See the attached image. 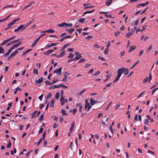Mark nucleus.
Returning a JSON list of instances; mask_svg holds the SVG:
<instances>
[{"label": "nucleus", "instance_id": "obj_25", "mask_svg": "<svg viewBox=\"0 0 158 158\" xmlns=\"http://www.w3.org/2000/svg\"><path fill=\"white\" fill-rule=\"evenodd\" d=\"M112 83L110 82L107 84H106L105 85L104 88H103V90H104L105 89H106V88L107 87H110Z\"/></svg>", "mask_w": 158, "mask_h": 158}, {"label": "nucleus", "instance_id": "obj_59", "mask_svg": "<svg viewBox=\"0 0 158 158\" xmlns=\"http://www.w3.org/2000/svg\"><path fill=\"white\" fill-rule=\"evenodd\" d=\"M31 6V4H29L27 5L25 7H24L23 8V10L27 8L30 7Z\"/></svg>", "mask_w": 158, "mask_h": 158}, {"label": "nucleus", "instance_id": "obj_47", "mask_svg": "<svg viewBox=\"0 0 158 158\" xmlns=\"http://www.w3.org/2000/svg\"><path fill=\"white\" fill-rule=\"evenodd\" d=\"M58 125L56 123H55L53 125V128L54 129H55L57 127H58Z\"/></svg>", "mask_w": 158, "mask_h": 158}, {"label": "nucleus", "instance_id": "obj_49", "mask_svg": "<svg viewBox=\"0 0 158 158\" xmlns=\"http://www.w3.org/2000/svg\"><path fill=\"white\" fill-rule=\"evenodd\" d=\"M85 90V89H84L81 90L80 92L78 93V94L79 95H81L82 94Z\"/></svg>", "mask_w": 158, "mask_h": 158}, {"label": "nucleus", "instance_id": "obj_32", "mask_svg": "<svg viewBox=\"0 0 158 158\" xmlns=\"http://www.w3.org/2000/svg\"><path fill=\"white\" fill-rule=\"evenodd\" d=\"M139 62V60H138L133 65V66H131L130 68L131 69H132L136 65L138 64Z\"/></svg>", "mask_w": 158, "mask_h": 158}, {"label": "nucleus", "instance_id": "obj_9", "mask_svg": "<svg viewBox=\"0 0 158 158\" xmlns=\"http://www.w3.org/2000/svg\"><path fill=\"white\" fill-rule=\"evenodd\" d=\"M53 52H54V51L53 50L50 49V50L47 51H46V52H44V55H49L51 53H52Z\"/></svg>", "mask_w": 158, "mask_h": 158}, {"label": "nucleus", "instance_id": "obj_61", "mask_svg": "<svg viewBox=\"0 0 158 158\" xmlns=\"http://www.w3.org/2000/svg\"><path fill=\"white\" fill-rule=\"evenodd\" d=\"M157 89H155V88H154V89H153L152 90V95H153L154 93H155L156 91V90Z\"/></svg>", "mask_w": 158, "mask_h": 158}, {"label": "nucleus", "instance_id": "obj_6", "mask_svg": "<svg viewBox=\"0 0 158 158\" xmlns=\"http://www.w3.org/2000/svg\"><path fill=\"white\" fill-rule=\"evenodd\" d=\"M62 67H61L58 69H56L53 72V73H57L58 74L61 75V70Z\"/></svg>", "mask_w": 158, "mask_h": 158}, {"label": "nucleus", "instance_id": "obj_40", "mask_svg": "<svg viewBox=\"0 0 158 158\" xmlns=\"http://www.w3.org/2000/svg\"><path fill=\"white\" fill-rule=\"evenodd\" d=\"M15 55L16 54L14 52L12 53L9 56V57L8 58V59H11L13 57L15 56Z\"/></svg>", "mask_w": 158, "mask_h": 158}, {"label": "nucleus", "instance_id": "obj_54", "mask_svg": "<svg viewBox=\"0 0 158 158\" xmlns=\"http://www.w3.org/2000/svg\"><path fill=\"white\" fill-rule=\"evenodd\" d=\"M111 76V73H110L109 74L107 75L106 76V77L107 79H109L110 78Z\"/></svg>", "mask_w": 158, "mask_h": 158}, {"label": "nucleus", "instance_id": "obj_55", "mask_svg": "<svg viewBox=\"0 0 158 158\" xmlns=\"http://www.w3.org/2000/svg\"><path fill=\"white\" fill-rule=\"evenodd\" d=\"M76 57L77 60H78L79 59H80L82 57L81 54H79L78 55L76 56Z\"/></svg>", "mask_w": 158, "mask_h": 158}, {"label": "nucleus", "instance_id": "obj_35", "mask_svg": "<svg viewBox=\"0 0 158 158\" xmlns=\"http://www.w3.org/2000/svg\"><path fill=\"white\" fill-rule=\"evenodd\" d=\"M20 19V18H18L16 19H15L13 20L11 22L14 24L15 22L18 21Z\"/></svg>", "mask_w": 158, "mask_h": 158}, {"label": "nucleus", "instance_id": "obj_63", "mask_svg": "<svg viewBox=\"0 0 158 158\" xmlns=\"http://www.w3.org/2000/svg\"><path fill=\"white\" fill-rule=\"evenodd\" d=\"M45 83L46 85H51V83L48 81H45Z\"/></svg>", "mask_w": 158, "mask_h": 158}, {"label": "nucleus", "instance_id": "obj_45", "mask_svg": "<svg viewBox=\"0 0 158 158\" xmlns=\"http://www.w3.org/2000/svg\"><path fill=\"white\" fill-rule=\"evenodd\" d=\"M77 108H75L73 110H72V113L74 115L75 114V113L77 111Z\"/></svg>", "mask_w": 158, "mask_h": 158}, {"label": "nucleus", "instance_id": "obj_4", "mask_svg": "<svg viewBox=\"0 0 158 158\" xmlns=\"http://www.w3.org/2000/svg\"><path fill=\"white\" fill-rule=\"evenodd\" d=\"M152 77L151 74H149V78L148 77H147L146 78H144L143 80V83H144L147 82L148 80H149V82H150L151 80L152 79Z\"/></svg>", "mask_w": 158, "mask_h": 158}, {"label": "nucleus", "instance_id": "obj_38", "mask_svg": "<svg viewBox=\"0 0 158 158\" xmlns=\"http://www.w3.org/2000/svg\"><path fill=\"white\" fill-rule=\"evenodd\" d=\"M109 50V48H106L105 50L104 51V54L105 55H106L108 54V51Z\"/></svg>", "mask_w": 158, "mask_h": 158}, {"label": "nucleus", "instance_id": "obj_27", "mask_svg": "<svg viewBox=\"0 0 158 158\" xmlns=\"http://www.w3.org/2000/svg\"><path fill=\"white\" fill-rule=\"evenodd\" d=\"M59 87V85H54L51 86L49 88L50 89H54L55 88H57Z\"/></svg>", "mask_w": 158, "mask_h": 158}, {"label": "nucleus", "instance_id": "obj_5", "mask_svg": "<svg viewBox=\"0 0 158 158\" xmlns=\"http://www.w3.org/2000/svg\"><path fill=\"white\" fill-rule=\"evenodd\" d=\"M46 134V132L45 131H44V132H43V134L42 137H41L40 139V140H39V141L38 142V143H37V146H38L40 144V142H41L42 140H44V139L45 138V137Z\"/></svg>", "mask_w": 158, "mask_h": 158}, {"label": "nucleus", "instance_id": "obj_17", "mask_svg": "<svg viewBox=\"0 0 158 158\" xmlns=\"http://www.w3.org/2000/svg\"><path fill=\"white\" fill-rule=\"evenodd\" d=\"M66 23L65 22H63L62 23H60L57 25V26L61 27H64V26L66 27Z\"/></svg>", "mask_w": 158, "mask_h": 158}, {"label": "nucleus", "instance_id": "obj_53", "mask_svg": "<svg viewBox=\"0 0 158 158\" xmlns=\"http://www.w3.org/2000/svg\"><path fill=\"white\" fill-rule=\"evenodd\" d=\"M148 119H145L144 120V122L143 123L144 124H148Z\"/></svg>", "mask_w": 158, "mask_h": 158}, {"label": "nucleus", "instance_id": "obj_44", "mask_svg": "<svg viewBox=\"0 0 158 158\" xmlns=\"http://www.w3.org/2000/svg\"><path fill=\"white\" fill-rule=\"evenodd\" d=\"M74 56V55L72 53H69V56H68V58H73Z\"/></svg>", "mask_w": 158, "mask_h": 158}, {"label": "nucleus", "instance_id": "obj_50", "mask_svg": "<svg viewBox=\"0 0 158 158\" xmlns=\"http://www.w3.org/2000/svg\"><path fill=\"white\" fill-rule=\"evenodd\" d=\"M33 72L34 73L36 74V75H37L38 74L37 70V69H36L35 68L34 69Z\"/></svg>", "mask_w": 158, "mask_h": 158}, {"label": "nucleus", "instance_id": "obj_26", "mask_svg": "<svg viewBox=\"0 0 158 158\" xmlns=\"http://www.w3.org/2000/svg\"><path fill=\"white\" fill-rule=\"evenodd\" d=\"M94 11V9H93L91 11H85L84 13L83 14V15H85V14H88V13H90L93 12Z\"/></svg>", "mask_w": 158, "mask_h": 158}, {"label": "nucleus", "instance_id": "obj_39", "mask_svg": "<svg viewBox=\"0 0 158 158\" xmlns=\"http://www.w3.org/2000/svg\"><path fill=\"white\" fill-rule=\"evenodd\" d=\"M4 52V50L3 48L2 47H0V53H3Z\"/></svg>", "mask_w": 158, "mask_h": 158}, {"label": "nucleus", "instance_id": "obj_30", "mask_svg": "<svg viewBox=\"0 0 158 158\" xmlns=\"http://www.w3.org/2000/svg\"><path fill=\"white\" fill-rule=\"evenodd\" d=\"M15 91L14 92V94H16L17 93V91L19 90L21 91V89L19 87H18L15 89Z\"/></svg>", "mask_w": 158, "mask_h": 158}, {"label": "nucleus", "instance_id": "obj_18", "mask_svg": "<svg viewBox=\"0 0 158 158\" xmlns=\"http://www.w3.org/2000/svg\"><path fill=\"white\" fill-rule=\"evenodd\" d=\"M112 1L111 0H107L105 4L108 6H110L112 3Z\"/></svg>", "mask_w": 158, "mask_h": 158}, {"label": "nucleus", "instance_id": "obj_24", "mask_svg": "<svg viewBox=\"0 0 158 158\" xmlns=\"http://www.w3.org/2000/svg\"><path fill=\"white\" fill-rule=\"evenodd\" d=\"M10 40L9 39H8L6 40H4L3 42L1 44V45L2 46L5 45L6 43L10 41Z\"/></svg>", "mask_w": 158, "mask_h": 158}, {"label": "nucleus", "instance_id": "obj_34", "mask_svg": "<svg viewBox=\"0 0 158 158\" xmlns=\"http://www.w3.org/2000/svg\"><path fill=\"white\" fill-rule=\"evenodd\" d=\"M66 111L64 109H62L61 110V113L64 116L65 115H67V114L66 113Z\"/></svg>", "mask_w": 158, "mask_h": 158}, {"label": "nucleus", "instance_id": "obj_21", "mask_svg": "<svg viewBox=\"0 0 158 158\" xmlns=\"http://www.w3.org/2000/svg\"><path fill=\"white\" fill-rule=\"evenodd\" d=\"M39 40V39L37 38L34 41V42L31 45V46L32 47H34L35 46L36 44L38 42V41Z\"/></svg>", "mask_w": 158, "mask_h": 158}, {"label": "nucleus", "instance_id": "obj_43", "mask_svg": "<svg viewBox=\"0 0 158 158\" xmlns=\"http://www.w3.org/2000/svg\"><path fill=\"white\" fill-rule=\"evenodd\" d=\"M85 60L84 58H82L78 62L79 63H83L85 62Z\"/></svg>", "mask_w": 158, "mask_h": 158}, {"label": "nucleus", "instance_id": "obj_29", "mask_svg": "<svg viewBox=\"0 0 158 158\" xmlns=\"http://www.w3.org/2000/svg\"><path fill=\"white\" fill-rule=\"evenodd\" d=\"M32 50V49H29L27 50L26 51H25L22 54V56H23L26 55V54L28 53L29 52L31 51Z\"/></svg>", "mask_w": 158, "mask_h": 158}, {"label": "nucleus", "instance_id": "obj_57", "mask_svg": "<svg viewBox=\"0 0 158 158\" xmlns=\"http://www.w3.org/2000/svg\"><path fill=\"white\" fill-rule=\"evenodd\" d=\"M145 92V91H143L137 97V99H138Z\"/></svg>", "mask_w": 158, "mask_h": 158}, {"label": "nucleus", "instance_id": "obj_37", "mask_svg": "<svg viewBox=\"0 0 158 158\" xmlns=\"http://www.w3.org/2000/svg\"><path fill=\"white\" fill-rule=\"evenodd\" d=\"M85 19L84 18H82L80 19L79 21V22L81 23H83L85 22Z\"/></svg>", "mask_w": 158, "mask_h": 158}, {"label": "nucleus", "instance_id": "obj_48", "mask_svg": "<svg viewBox=\"0 0 158 158\" xmlns=\"http://www.w3.org/2000/svg\"><path fill=\"white\" fill-rule=\"evenodd\" d=\"M100 74V72L99 71H97L96 73H94L93 76H96Z\"/></svg>", "mask_w": 158, "mask_h": 158}, {"label": "nucleus", "instance_id": "obj_23", "mask_svg": "<svg viewBox=\"0 0 158 158\" xmlns=\"http://www.w3.org/2000/svg\"><path fill=\"white\" fill-rule=\"evenodd\" d=\"M74 28H71L69 29H66V31H68L69 33L71 34L74 31Z\"/></svg>", "mask_w": 158, "mask_h": 158}, {"label": "nucleus", "instance_id": "obj_33", "mask_svg": "<svg viewBox=\"0 0 158 158\" xmlns=\"http://www.w3.org/2000/svg\"><path fill=\"white\" fill-rule=\"evenodd\" d=\"M44 116V115L43 114H41L40 118L38 119V120L40 122H41L42 120L43 117Z\"/></svg>", "mask_w": 158, "mask_h": 158}, {"label": "nucleus", "instance_id": "obj_11", "mask_svg": "<svg viewBox=\"0 0 158 158\" xmlns=\"http://www.w3.org/2000/svg\"><path fill=\"white\" fill-rule=\"evenodd\" d=\"M22 44V42H19L18 44L14 45L11 48L12 49H14L15 48H17L18 46H19L21 44Z\"/></svg>", "mask_w": 158, "mask_h": 158}, {"label": "nucleus", "instance_id": "obj_10", "mask_svg": "<svg viewBox=\"0 0 158 158\" xmlns=\"http://www.w3.org/2000/svg\"><path fill=\"white\" fill-rule=\"evenodd\" d=\"M20 30L21 31H23L22 28V25H20L17 29H14V31L15 32H17L19 31Z\"/></svg>", "mask_w": 158, "mask_h": 158}, {"label": "nucleus", "instance_id": "obj_16", "mask_svg": "<svg viewBox=\"0 0 158 158\" xmlns=\"http://www.w3.org/2000/svg\"><path fill=\"white\" fill-rule=\"evenodd\" d=\"M75 125V121H73L71 125V126L70 129V131L71 132H72L74 126Z\"/></svg>", "mask_w": 158, "mask_h": 158}, {"label": "nucleus", "instance_id": "obj_42", "mask_svg": "<svg viewBox=\"0 0 158 158\" xmlns=\"http://www.w3.org/2000/svg\"><path fill=\"white\" fill-rule=\"evenodd\" d=\"M11 146V143L10 141V140H9L8 141V144L7 145L6 147L8 148H10V147Z\"/></svg>", "mask_w": 158, "mask_h": 158}, {"label": "nucleus", "instance_id": "obj_8", "mask_svg": "<svg viewBox=\"0 0 158 158\" xmlns=\"http://www.w3.org/2000/svg\"><path fill=\"white\" fill-rule=\"evenodd\" d=\"M58 44V43H52L49 45L48 44L47 45L46 48H49L52 46H56Z\"/></svg>", "mask_w": 158, "mask_h": 158}, {"label": "nucleus", "instance_id": "obj_12", "mask_svg": "<svg viewBox=\"0 0 158 158\" xmlns=\"http://www.w3.org/2000/svg\"><path fill=\"white\" fill-rule=\"evenodd\" d=\"M13 24L11 23H10L7 25V27L5 29V30L10 29L12 26Z\"/></svg>", "mask_w": 158, "mask_h": 158}, {"label": "nucleus", "instance_id": "obj_13", "mask_svg": "<svg viewBox=\"0 0 158 158\" xmlns=\"http://www.w3.org/2000/svg\"><path fill=\"white\" fill-rule=\"evenodd\" d=\"M12 50H13V49H12L11 48H10L8 50L7 52L6 53H5L4 54V56L6 57V56H8L10 54V53L11 52Z\"/></svg>", "mask_w": 158, "mask_h": 158}, {"label": "nucleus", "instance_id": "obj_14", "mask_svg": "<svg viewBox=\"0 0 158 158\" xmlns=\"http://www.w3.org/2000/svg\"><path fill=\"white\" fill-rule=\"evenodd\" d=\"M65 54V51H63L60 53V55L57 56V57L58 58H59L60 57H61L64 56Z\"/></svg>", "mask_w": 158, "mask_h": 158}, {"label": "nucleus", "instance_id": "obj_2", "mask_svg": "<svg viewBox=\"0 0 158 158\" xmlns=\"http://www.w3.org/2000/svg\"><path fill=\"white\" fill-rule=\"evenodd\" d=\"M91 108V106H90L89 103L88 102V100L87 99L85 100V108L86 109L87 111H89Z\"/></svg>", "mask_w": 158, "mask_h": 158}, {"label": "nucleus", "instance_id": "obj_7", "mask_svg": "<svg viewBox=\"0 0 158 158\" xmlns=\"http://www.w3.org/2000/svg\"><path fill=\"white\" fill-rule=\"evenodd\" d=\"M54 33L55 31L54 30L52 29H49L48 30H46L45 31H41V33Z\"/></svg>", "mask_w": 158, "mask_h": 158}, {"label": "nucleus", "instance_id": "obj_1", "mask_svg": "<svg viewBox=\"0 0 158 158\" xmlns=\"http://www.w3.org/2000/svg\"><path fill=\"white\" fill-rule=\"evenodd\" d=\"M129 71V70L127 68L125 69L124 67L118 69L117 70V75L113 82H115L118 80L123 73H124V75H127L128 74Z\"/></svg>", "mask_w": 158, "mask_h": 158}, {"label": "nucleus", "instance_id": "obj_58", "mask_svg": "<svg viewBox=\"0 0 158 158\" xmlns=\"http://www.w3.org/2000/svg\"><path fill=\"white\" fill-rule=\"evenodd\" d=\"M152 46L151 45L148 48H147V50L148 51V52L152 49Z\"/></svg>", "mask_w": 158, "mask_h": 158}, {"label": "nucleus", "instance_id": "obj_62", "mask_svg": "<svg viewBox=\"0 0 158 158\" xmlns=\"http://www.w3.org/2000/svg\"><path fill=\"white\" fill-rule=\"evenodd\" d=\"M94 47L96 48H100V46L97 44H95L94 45Z\"/></svg>", "mask_w": 158, "mask_h": 158}, {"label": "nucleus", "instance_id": "obj_36", "mask_svg": "<svg viewBox=\"0 0 158 158\" xmlns=\"http://www.w3.org/2000/svg\"><path fill=\"white\" fill-rule=\"evenodd\" d=\"M148 3H149V2H147L145 3L140 4V6H142V7H144L145 6H146L148 5Z\"/></svg>", "mask_w": 158, "mask_h": 158}, {"label": "nucleus", "instance_id": "obj_56", "mask_svg": "<svg viewBox=\"0 0 158 158\" xmlns=\"http://www.w3.org/2000/svg\"><path fill=\"white\" fill-rule=\"evenodd\" d=\"M67 77L65 76H64V77L62 79V81H63L65 82L67 80Z\"/></svg>", "mask_w": 158, "mask_h": 158}, {"label": "nucleus", "instance_id": "obj_22", "mask_svg": "<svg viewBox=\"0 0 158 158\" xmlns=\"http://www.w3.org/2000/svg\"><path fill=\"white\" fill-rule=\"evenodd\" d=\"M43 81V79L42 77H41L40 78H39L38 79L37 81H36V82L37 83H41L42 82V81Z\"/></svg>", "mask_w": 158, "mask_h": 158}, {"label": "nucleus", "instance_id": "obj_15", "mask_svg": "<svg viewBox=\"0 0 158 158\" xmlns=\"http://www.w3.org/2000/svg\"><path fill=\"white\" fill-rule=\"evenodd\" d=\"M136 46H131L129 47V50L128 51L129 52H130L131 51L134 50L136 48Z\"/></svg>", "mask_w": 158, "mask_h": 158}, {"label": "nucleus", "instance_id": "obj_51", "mask_svg": "<svg viewBox=\"0 0 158 158\" xmlns=\"http://www.w3.org/2000/svg\"><path fill=\"white\" fill-rule=\"evenodd\" d=\"M59 87H62L63 88H64L65 89L67 88L68 87L67 86H65V85H64L62 84H60V85H59Z\"/></svg>", "mask_w": 158, "mask_h": 158}, {"label": "nucleus", "instance_id": "obj_19", "mask_svg": "<svg viewBox=\"0 0 158 158\" xmlns=\"http://www.w3.org/2000/svg\"><path fill=\"white\" fill-rule=\"evenodd\" d=\"M97 102V101L95 100H94L92 98H91L90 99V103L91 105H93Z\"/></svg>", "mask_w": 158, "mask_h": 158}, {"label": "nucleus", "instance_id": "obj_31", "mask_svg": "<svg viewBox=\"0 0 158 158\" xmlns=\"http://www.w3.org/2000/svg\"><path fill=\"white\" fill-rule=\"evenodd\" d=\"M37 112V110H35L32 113L31 115V118H33L35 116Z\"/></svg>", "mask_w": 158, "mask_h": 158}, {"label": "nucleus", "instance_id": "obj_46", "mask_svg": "<svg viewBox=\"0 0 158 158\" xmlns=\"http://www.w3.org/2000/svg\"><path fill=\"white\" fill-rule=\"evenodd\" d=\"M73 25V24L72 23H66V27H71Z\"/></svg>", "mask_w": 158, "mask_h": 158}, {"label": "nucleus", "instance_id": "obj_52", "mask_svg": "<svg viewBox=\"0 0 158 158\" xmlns=\"http://www.w3.org/2000/svg\"><path fill=\"white\" fill-rule=\"evenodd\" d=\"M52 94L51 93H49L48 95H47V98H50L52 96Z\"/></svg>", "mask_w": 158, "mask_h": 158}, {"label": "nucleus", "instance_id": "obj_41", "mask_svg": "<svg viewBox=\"0 0 158 158\" xmlns=\"http://www.w3.org/2000/svg\"><path fill=\"white\" fill-rule=\"evenodd\" d=\"M60 96V94L59 92H57L56 93L55 96V97L56 99H58Z\"/></svg>", "mask_w": 158, "mask_h": 158}, {"label": "nucleus", "instance_id": "obj_28", "mask_svg": "<svg viewBox=\"0 0 158 158\" xmlns=\"http://www.w3.org/2000/svg\"><path fill=\"white\" fill-rule=\"evenodd\" d=\"M133 33V32L131 31L130 32L127 33L126 34V36L127 37H129L131 35H132Z\"/></svg>", "mask_w": 158, "mask_h": 158}, {"label": "nucleus", "instance_id": "obj_60", "mask_svg": "<svg viewBox=\"0 0 158 158\" xmlns=\"http://www.w3.org/2000/svg\"><path fill=\"white\" fill-rule=\"evenodd\" d=\"M63 120H64L63 118L62 117H60V120H59L60 122V123H62L63 121Z\"/></svg>", "mask_w": 158, "mask_h": 158}, {"label": "nucleus", "instance_id": "obj_3", "mask_svg": "<svg viewBox=\"0 0 158 158\" xmlns=\"http://www.w3.org/2000/svg\"><path fill=\"white\" fill-rule=\"evenodd\" d=\"M91 5V4L89 3H84L83 4V5L85 6L84 7V9L85 10H86L88 8H91L94 7V6H90Z\"/></svg>", "mask_w": 158, "mask_h": 158}, {"label": "nucleus", "instance_id": "obj_20", "mask_svg": "<svg viewBox=\"0 0 158 158\" xmlns=\"http://www.w3.org/2000/svg\"><path fill=\"white\" fill-rule=\"evenodd\" d=\"M55 101V99L54 98H53L51 100V102H50V107H51L52 108L53 107V104H54Z\"/></svg>", "mask_w": 158, "mask_h": 158}, {"label": "nucleus", "instance_id": "obj_64", "mask_svg": "<svg viewBox=\"0 0 158 158\" xmlns=\"http://www.w3.org/2000/svg\"><path fill=\"white\" fill-rule=\"evenodd\" d=\"M91 64H89V63H87L85 64V67L87 68V67L90 66H91Z\"/></svg>", "mask_w": 158, "mask_h": 158}]
</instances>
